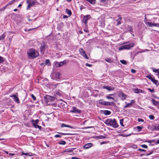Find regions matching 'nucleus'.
<instances>
[{"instance_id":"7c9ffc66","label":"nucleus","mask_w":159,"mask_h":159,"mask_svg":"<svg viewBox=\"0 0 159 159\" xmlns=\"http://www.w3.org/2000/svg\"><path fill=\"white\" fill-rule=\"evenodd\" d=\"M105 60L108 63H111L112 61L111 59L106 58L105 59Z\"/></svg>"},{"instance_id":"6ab92c4d","label":"nucleus","mask_w":159,"mask_h":159,"mask_svg":"<svg viewBox=\"0 0 159 159\" xmlns=\"http://www.w3.org/2000/svg\"><path fill=\"white\" fill-rule=\"evenodd\" d=\"M66 13L68 14L69 16H70L71 15V11L70 10L68 9H66Z\"/></svg>"},{"instance_id":"69168bd1","label":"nucleus","mask_w":159,"mask_h":159,"mask_svg":"<svg viewBox=\"0 0 159 159\" xmlns=\"http://www.w3.org/2000/svg\"><path fill=\"white\" fill-rule=\"evenodd\" d=\"M9 154L10 155H11L12 156H13L14 155V153H10Z\"/></svg>"},{"instance_id":"bf43d9fd","label":"nucleus","mask_w":159,"mask_h":159,"mask_svg":"<svg viewBox=\"0 0 159 159\" xmlns=\"http://www.w3.org/2000/svg\"><path fill=\"white\" fill-rule=\"evenodd\" d=\"M84 31L86 33H88V30L87 29H84Z\"/></svg>"},{"instance_id":"338daca9","label":"nucleus","mask_w":159,"mask_h":159,"mask_svg":"<svg viewBox=\"0 0 159 159\" xmlns=\"http://www.w3.org/2000/svg\"><path fill=\"white\" fill-rule=\"evenodd\" d=\"M156 143L157 144H159V139L157 141Z\"/></svg>"},{"instance_id":"13d9d810","label":"nucleus","mask_w":159,"mask_h":159,"mask_svg":"<svg viewBox=\"0 0 159 159\" xmlns=\"http://www.w3.org/2000/svg\"><path fill=\"white\" fill-rule=\"evenodd\" d=\"M135 102V101L134 100H131V102H130V103H131V104H132L133 103H134Z\"/></svg>"},{"instance_id":"2f4dec72","label":"nucleus","mask_w":159,"mask_h":159,"mask_svg":"<svg viewBox=\"0 0 159 159\" xmlns=\"http://www.w3.org/2000/svg\"><path fill=\"white\" fill-rule=\"evenodd\" d=\"M132 105V104H131V103H128L126 104V106H124V108L128 107H129V106H130Z\"/></svg>"},{"instance_id":"49530a36","label":"nucleus","mask_w":159,"mask_h":159,"mask_svg":"<svg viewBox=\"0 0 159 159\" xmlns=\"http://www.w3.org/2000/svg\"><path fill=\"white\" fill-rule=\"evenodd\" d=\"M55 138H60L61 137V136L60 135H58V134H56V135H55Z\"/></svg>"},{"instance_id":"e2e57ef3","label":"nucleus","mask_w":159,"mask_h":159,"mask_svg":"<svg viewBox=\"0 0 159 159\" xmlns=\"http://www.w3.org/2000/svg\"><path fill=\"white\" fill-rule=\"evenodd\" d=\"M138 121L139 122L141 121H143V120L142 119H138Z\"/></svg>"},{"instance_id":"f03ea898","label":"nucleus","mask_w":159,"mask_h":159,"mask_svg":"<svg viewBox=\"0 0 159 159\" xmlns=\"http://www.w3.org/2000/svg\"><path fill=\"white\" fill-rule=\"evenodd\" d=\"M27 54L29 58L30 59L35 58L39 55V52L33 48L30 49L27 52Z\"/></svg>"},{"instance_id":"052dcab7","label":"nucleus","mask_w":159,"mask_h":159,"mask_svg":"<svg viewBox=\"0 0 159 159\" xmlns=\"http://www.w3.org/2000/svg\"><path fill=\"white\" fill-rule=\"evenodd\" d=\"M148 50L147 49H145V50H144V51H141L140 52H145L146 51H148Z\"/></svg>"},{"instance_id":"0e129e2a","label":"nucleus","mask_w":159,"mask_h":159,"mask_svg":"<svg viewBox=\"0 0 159 159\" xmlns=\"http://www.w3.org/2000/svg\"><path fill=\"white\" fill-rule=\"evenodd\" d=\"M105 143V142H101V144H104V143Z\"/></svg>"},{"instance_id":"ea45409f","label":"nucleus","mask_w":159,"mask_h":159,"mask_svg":"<svg viewBox=\"0 0 159 159\" xmlns=\"http://www.w3.org/2000/svg\"><path fill=\"white\" fill-rule=\"evenodd\" d=\"M155 129H157L159 130V125H155Z\"/></svg>"},{"instance_id":"f3484780","label":"nucleus","mask_w":159,"mask_h":159,"mask_svg":"<svg viewBox=\"0 0 159 159\" xmlns=\"http://www.w3.org/2000/svg\"><path fill=\"white\" fill-rule=\"evenodd\" d=\"M152 102L153 105L154 106L157 105L158 103V102L156 101L154 99H152Z\"/></svg>"},{"instance_id":"ddd939ff","label":"nucleus","mask_w":159,"mask_h":159,"mask_svg":"<svg viewBox=\"0 0 159 159\" xmlns=\"http://www.w3.org/2000/svg\"><path fill=\"white\" fill-rule=\"evenodd\" d=\"M61 127L62 128L63 127H67L70 128L71 129H74L75 128L74 127H72L70 125H66L64 124H61Z\"/></svg>"},{"instance_id":"cd10ccee","label":"nucleus","mask_w":159,"mask_h":159,"mask_svg":"<svg viewBox=\"0 0 159 159\" xmlns=\"http://www.w3.org/2000/svg\"><path fill=\"white\" fill-rule=\"evenodd\" d=\"M142 91V90L140 89H135V92L136 93H138Z\"/></svg>"},{"instance_id":"09e8293b","label":"nucleus","mask_w":159,"mask_h":159,"mask_svg":"<svg viewBox=\"0 0 159 159\" xmlns=\"http://www.w3.org/2000/svg\"><path fill=\"white\" fill-rule=\"evenodd\" d=\"M85 65L86 66H89V67H91L92 66V65H91V64H89V63H86V64H85Z\"/></svg>"},{"instance_id":"dca6fc26","label":"nucleus","mask_w":159,"mask_h":159,"mask_svg":"<svg viewBox=\"0 0 159 159\" xmlns=\"http://www.w3.org/2000/svg\"><path fill=\"white\" fill-rule=\"evenodd\" d=\"M33 125L34 126V128H36V129L38 128V129H39L40 130L42 128L41 126L38 125L37 124H33Z\"/></svg>"},{"instance_id":"a211bd4d","label":"nucleus","mask_w":159,"mask_h":159,"mask_svg":"<svg viewBox=\"0 0 159 159\" xmlns=\"http://www.w3.org/2000/svg\"><path fill=\"white\" fill-rule=\"evenodd\" d=\"M121 18L120 17L117 20V23L116 24L117 25H118L121 23Z\"/></svg>"},{"instance_id":"603ef678","label":"nucleus","mask_w":159,"mask_h":159,"mask_svg":"<svg viewBox=\"0 0 159 159\" xmlns=\"http://www.w3.org/2000/svg\"><path fill=\"white\" fill-rule=\"evenodd\" d=\"M152 152H151L150 153H148V154H147L145 155H146V156H149L151 154H152Z\"/></svg>"},{"instance_id":"a19ab883","label":"nucleus","mask_w":159,"mask_h":159,"mask_svg":"<svg viewBox=\"0 0 159 159\" xmlns=\"http://www.w3.org/2000/svg\"><path fill=\"white\" fill-rule=\"evenodd\" d=\"M149 117L151 120H153L154 119V117L153 115H150Z\"/></svg>"},{"instance_id":"4d7b16f0","label":"nucleus","mask_w":159,"mask_h":159,"mask_svg":"<svg viewBox=\"0 0 159 159\" xmlns=\"http://www.w3.org/2000/svg\"><path fill=\"white\" fill-rule=\"evenodd\" d=\"M92 127H91V126H89V127H84L83 128V129H88V128H92Z\"/></svg>"},{"instance_id":"7ed1b4c3","label":"nucleus","mask_w":159,"mask_h":159,"mask_svg":"<svg viewBox=\"0 0 159 159\" xmlns=\"http://www.w3.org/2000/svg\"><path fill=\"white\" fill-rule=\"evenodd\" d=\"M27 3L28 4L27 7V10H28L31 7L35 5H38L39 3L36 0H27Z\"/></svg>"},{"instance_id":"72a5a7b5","label":"nucleus","mask_w":159,"mask_h":159,"mask_svg":"<svg viewBox=\"0 0 159 159\" xmlns=\"http://www.w3.org/2000/svg\"><path fill=\"white\" fill-rule=\"evenodd\" d=\"M148 89L149 91V92L152 93H154V89L153 88L152 89H151L150 88H148Z\"/></svg>"},{"instance_id":"a18cd8bd","label":"nucleus","mask_w":159,"mask_h":159,"mask_svg":"<svg viewBox=\"0 0 159 159\" xmlns=\"http://www.w3.org/2000/svg\"><path fill=\"white\" fill-rule=\"evenodd\" d=\"M131 72L133 73H135L136 72V71L134 69H132L131 70Z\"/></svg>"},{"instance_id":"6e6d98bb","label":"nucleus","mask_w":159,"mask_h":159,"mask_svg":"<svg viewBox=\"0 0 159 159\" xmlns=\"http://www.w3.org/2000/svg\"><path fill=\"white\" fill-rule=\"evenodd\" d=\"M72 159H80V158H79L78 157H72L71 158Z\"/></svg>"},{"instance_id":"f257e3e1","label":"nucleus","mask_w":159,"mask_h":159,"mask_svg":"<svg viewBox=\"0 0 159 159\" xmlns=\"http://www.w3.org/2000/svg\"><path fill=\"white\" fill-rule=\"evenodd\" d=\"M105 123L108 125H110L114 128H117L119 126L115 119H108L106 120Z\"/></svg>"},{"instance_id":"4c0bfd02","label":"nucleus","mask_w":159,"mask_h":159,"mask_svg":"<svg viewBox=\"0 0 159 159\" xmlns=\"http://www.w3.org/2000/svg\"><path fill=\"white\" fill-rule=\"evenodd\" d=\"M5 37V35L4 34H3L1 36V40L4 39Z\"/></svg>"},{"instance_id":"c85d7f7f","label":"nucleus","mask_w":159,"mask_h":159,"mask_svg":"<svg viewBox=\"0 0 159 159\" xmlns=\"http://www.w3.org/2000/svg\"><path fill=\"white\" fill-rule=\"evenodd\" d=\"M151 81L154 84H157L158 82V81L155 80L154 78H153L152 79V80H151Z\"/></svg>"},{"instance_id":"2eb2a0df","label":"nucleus","mask_w":159,"mask_h":159,"mask_svg":"<svg viewBox=\"0 0 159 159\" xmlns=\"http://www.w3.org/2000/svg\"><path fill=\"white\" fill-rule=\"evenodd\" d=\"M103 88L106 89L109 91L112 90H114V88H111L108 86H103Z\"/></svg>"},{"instance_id":"39448f33","label":"nucleus","mask_w":159,"mask_h":159,"mask_svg":"<svg viewBox=\"0 0 159 159\" xmlns=\"http://www.w3.org/2000/svg\"><path fill=\"white\" fill-rule=\"evenodd\" d=\"M134 45V43H131L122 46L119 48V50H121L124 49H129L133 47Z\"/></svg>"},{"instance_id":"6e6552de","label":"nucleus","mask_w":159,"mask_h":159,"mask_svg":"<svg viewBox=\"0 0 159 159\" xmlns=\"http://www.w3.org/2000/svg\"><path fill=\"white\" fill-rule=\"evenodd\" d=\"M70 111L72 113H80L81 112V110L78 109L77 108L75 107H73L71 108Z\"/></svg>"},{"instance_id":"37998d69","label":"nucleus","mask_w":159,"mask_h":159,"mask_svg":"<svg viewBox=\"0 0 159 159\" xmlns=\"http://www.w3.org/2000/svg\"><path fill=\"white\" fill-rule=\"evenodd\" d=\"M61 134L63 135H72V134H71L69 133H61Z\"/></svg>"},{"instance_id":"bb28decb","label":"nucleus","mask_w":159,"mask_h":159,"mask_svg":"<svg viewBox=\"0 0 159 159\" xmlns=\"http://www.w3.org/2000/svg\"><path fill=\"white\" fill-rule=\"evenodd\" d=\"M123 121H124L123 119H121L120 120V125L123 127L124 126V125L123 124Z\"/></svg>"},{"instance_id":"c03bdc74","label":"nucleus","mask_w":159,"mask_h":159,"mask_svg":"<svg viewBox=\"0 0 159 159\" xmlns=\"http://www.w3.org/2000/svg\"><path fill=\"white\" fill-rule=\"evenodd\" d=\"M153 69V71L154 72H157V71H158V70H159V69H155L154 68H153L152 69Z\"/></svg>"},{"instance_id":"680f3d73","label":"nucleus","mask_w":159,"mask_h":159,"mask_svg":"<svg viewBox=\"0 0 159 159\" xmlns=\"http://www.w3.org/2000/svg\"><path fill=\"white\" fill-rule=\"evenodd\" d=\"M156 73H157V75L158 76H159V70H158V71Z\"/></svg>"},{"instance_id":"4be33fe9","label":"nucleus","mask_w":159,"mask_h":159,"mask_svg":"<svg viewBox=\"0 0 159 159\" xmlns=\"http://www.w3.org/2000/svg\"><path fill=\"white\" fill-rule=\"evenodd\" d=\"M91 4H94L95 3L96 0H86Z\"/></svg>"},{"instance_id":"b1692460","label":"nucleus","mask_w":159,"mask_h":159,"mask_svg":"<svg viewBox=\"0 0 159 159\" xmlns=\"http://www.w3.org/2000/svg\"><path fill=\"white\" fill-rule=\"evenodd\" d=\"M113 95V94H110L108 96H107L106 98L107 99H111L113 100L114 101L115 99L113 98H112V97H111L110 96V95Z\"/></svg>"},{"instance_id":"864d4df0","label":"nucleus","mask_w":159,"mask_h":159,"mask_svg":"<svg viewBox=\"0 0 159 159\" xmlns=\"http://www.w3.org/2000/svg\"><path fill=\"white\" fill-rule=\"evenodd\" d=\"M4 61V59L1 57V62H3Z\"/></svg>"},{"instance_id":"20e7f679","label":"nucleus","mask_w":159,"mask_h":159,"mask_svg":"<svg viewBox=\"0 0 159 159\" xmlns=\"http://www.w3.org/2000/svg\"><path fill=\"white\" fill-rule=\"evenodd\" d=\"M144 21L146 25L148 26L152 27L153 26L159 27V23H152V22H150L148 21V20L147 19L146 17L145 18Z\"/></svg>"},{"instance_id":"423d86ee","label":"nucleus","mask_w":159,"mask_h":159,"mask_svg":"<svg viewBox=\"0 0 159 159\" xmlns=\"http://www.w3.org/2000/svg\"><path fill=\"white\" fill-rule=\"evenodd\" d=\"M99 104L105 106H111L113 105L114 103L113 102H108L104 101L102 99H100L99 100Z\"/></svg>"},{"instance_id":"774afa93","label":"nucleus","mask_w":159,"mask_h":159,"mask_svg":"<svg viewBox=\"0 0 159 159\" xmlns=\"http://www.w3.org/2000/svg\"><path fill=\"white\" fill-rule=\"evenodd\" d=\"M22 6V5L21 4H20L18 6V7H21V6Z\"/></svg>"},{"instance_id":"3c124183","label":"nucleus","mask_w":159,"mask_h":159,"mask_svg":"<svg viewBox=\"0 0 159 159\" xmlns=\"http://www.w3.org/2000/svg\"><path fill=\"white\" fill-rule=\"evenodd\" d=\"M63 62H60V63L59 64V67L61 66L62 65H63Z\"/></svg>"},{"instance_id":"5fc2aeb1","label":"nucleus","mask_w":159,"mask_h":159,"mask_svg":"<svg viewBox=\"0 0 159 159\" xmlns=\"http://www.w3.org/2000/svg\"><path fill=\"white\" fill-rule=\"evenodd\" d=\"M138 150L140 151H145V150L143 149H139Z\"/></svg>"},{"instance_id":"8fccbe9b","label":"nucleus","mask_w":159,"mask_h":159,"mask_svg":"<svg viewBox=\"0 0 159 159\" xmlns=\"http://www.w3.org/2000/svg\"><path fill=\"white\" fill-rule=\"evenodd\" d=\"M151 77V76L149 74L148 75L146 76V77L148 78L149 79H150V78Z\"/></svg>"},{"instance_id":"0eeeda50","label":"nucleus","mask_w":159,"mask_h":159,"mask_svg":"<svg viewBox=\"0 0 159 159\" xmlns=\"http://www.w3.org/2000/svg\"><path fill=\"white\" fill-rule=\"evenodd\" d=\"M10 97L12 98L15 102L19 104L20 103V101L18 97V93H16V94H13L10 95Z\"/></svg>"},{"instance_id":"1a4fd4ad","label":"nucleus","mask_w":159,"mask_h":159,"mask_svg":"<svg viewBox=\"0 0 159 159\" xmlns=\"http://www.w3.org/2000/svg\"><path fill=\"white\" fill-rule=\"evenodd\" d=\"M79 52L81 55L83 56L84 57H85L87 59H89L88 57L86 54L85 51H84L82 48H81L80 49Z\"/></svg>"},{"instance_id":"9b49d317","label":"nucleus","mask_w":159,"mask_h":159,"mask_svg":"<svg viewBox=\"0 0 159 159\" xmlns=\"http://www.w3.org/2000/svg\"><path fill=\"white\" fill-rule=\"evenodd\" d=\"M92 144L91 143H89L85 144L84 146V148L85 149H88L90 148L92 145Z\"/></svg>"},{"instance_id":"a878e982","label":"nucleus","mask_w":159,"mask_h":159,"mask_svg":"<svg viewBox=\"0 0 159 159\" xmlns=\"http://www.w3.org/2000/svg\"><path fill=\"white\" fill-rule=\"evenodd\" d=\"M96 137L98 139H105L106 138V137L105 136H104L103 135L98 136H97Z\"/></svg>"},{"instance_id":"58836bf2","label":"nucleus","mask_w":159,"mask_h":159,"mask_svg":"<svg viewBox=\"0 0 159 159\" xmlns=\"http://www.w3.org/2000/svg\"><path fill=\"white\" fill-rule=\"evenodd\" d=\"M50 63V61L49 59H47L45 60V63L46 64H48Z\"/></svg>"},{"instance_id":"c756f323","label":"nucleus","mask_w":159,"mask_h":159,"mask_svg":"<svg viewBox=\"0 0 159 159\" xmlns=\"http://www.w3.org/2000/svg\"><path fill=\"white\" fill-rule=\"evenodd\" d=\"M59 144H62V145H65L66 144V142L65 141H61L60 142H59L58 143Z\"/></svg>"},{"instance_id":"9d476101","label":"nucleus","mask_w":159,"mask_h":159,"mask_svg":"<svg viewBox=\"0 0 159 159\" xmlns=\"http://www.w3.org/2000/svg\"><path fill=\"white\" fill-rule=\"evenodd\" d=\"M119 97L122 100L125 99L126 97V95L122 92H120L119 94Z\"/></svg>"},{"instance_id":"5701e85b","label":"nucleus","mask_w":159,"mask_h":159,"mask_svg":"<svg viewBox=\"0 0 159 159\" xmlns=\"http://www.w3.org/2000/svg\"><path fill=\"white\" fill-rule=\"evenodd\" d=\"M104 113L106 115H109L111 114V112L108 110H105L104 111Z\"/></svg>"},{"instance_id":"aec40b11","label":"nucleus","mask_w":159,"mask_h":159,"mask_svg":"<svg viewBox=\"0 0 159 159\" xmlns=\"http://www.w3.org/2000/svg\"><path fill=\"white\" fill-rule=\"evenodd\" d=\"M73 151V150L71 148H68L66 149H65L64 151V152H71Z\"/></svg>"},{"instance_id":"393cba45","label":"nucleus","mask_w":159,"mask_h":159,"mask_svg":"<svg viewBox=\"0 0 159 159\" xmlns=\"http://www.w3.org/2000/svg\"><path fill=\"white\" fill-rule=\"evenodd\" d=\"M38 122H39L38 120H33L32 121V123L33 125L34 124H34H37Z\"/></svg>"},{"instance_id":"de8ad7c7","label":"nucleus","mask_w":159,"mask_h":159,"mask_svg":"<svg viewBox=\"0 0 159 159\" xmlns=\"http://www.w3.org/2000/svg\"><path fill=\"white\" fill-rule=\"evenodd\" d=\"M99 25L103 27L105 25L104 23L103 22L102 23H101V24H100Z\"/></svg>"},{"instance_id":"473e14b6","label":"nucleus","mask_w":159,"mask_h":159,"mask_svg":"<svg viewBox=\"0 0 159 159\" xmlns=\"http://www.w3.org/2000/svg\"><path fill=\"white\" fill-rule=\"evenodd\" d=\"M120 62L122 63L123 64L125 65L126 64V61L123 60H120Z\"/></svg>"},{"instance_id":"79ce46f5","label":"nucleus","mask_w":159,"mask_h":159,"mask_svg":"<svg viewBox=\"0 0 159 159\" xmlns=\"http://www.w3.org/2000/svg\"><path fill=\"white\" fill-rule=\"evenodd\" d=\"M56 94L57 95H58L59 96H60L61 95V93L59 92H57L56 93Z\"/></svg>"},{"instance_id":"f704fd0d","label":"nucleus","mask_w":159,"mask_h":159,"mask_svg":"<svg viewBox=\"0 0 159 159\" xmlns=\"http://www.w3.org/2000/svg\"><path fill=\"white\" fill-rule=\"evenodd\" d=\"M136 128L138 129V131H139V132L142 129L141 127L139 126H137L136 127Z\"/></svg>"},{"instance_id":"4468645a","label":"nucleus","mask_w":159,"mask_h":159,"mask_svg":"<svg viewBox=\"0 0 159 159\" xmlns=\"http://www.w3.org/2000/svg\"><path fill=\"white\" fill-rule=\"evenodd\" d=\"M47 46L46 44H43L40 48V50L41 52H43L45 48H47Z\"/></svg>"},{"instance_id":"f8f14e48","label":"nucleus","mask_w":159,"mask_h":159,"mask_svg":"<svg viewBox=\"0 0 159 159\" xmlns=\"http://www.w3.org/2000/svg\"><path fill=\"white\" fill-rule=\"evenodd\" d=\"M89 16H86L84 17L83 19V21L84 23L85 24H86L88 22V17Z\"/></svg>"},{"instance_id":"412c9836","label":"nucleus","mask_w":159,"mask_h":159,"mask_svg":"<svg viewBox=\"0 0 159 159\" xmlns=\"http://www.w3.org/2000/svg\"><path fill=\"white\" fill-rule=\"evenodd\" d=\"M46 98H47L48 99H49L51 101H52L53 100L54 98L50 96L47 95L46 96Z\"/></svg>"},{"instance_id":"c9c22d12","label":"nucleus","mask_w":159,"mask_h":159,"mask_svg":"<svg viewBox=\"0 0 159 159\" xmlns=\"http://www.w3.org/2000/svg\"><path fill=\"white\" fill-rule=\"evenodd\" d=\"M141 146L143 148H148V146L147 145L145 144H143L142 145H141Z\"/></svg>"},{"instance_id":"e433bc0d","label":"nucleus","mask_w":159,"mask_h":159,"mask_svg":"<svg viewBox=\"0 0 159 159\" xmlns=\"http://www.w3.org/2000/svg\"><path fill=\"white\" fill-rule=\"evenodd\" d=\"M31 96L32 98L34 100H36V97L33 94H31Z\"/></svg>"}]
</instances>
